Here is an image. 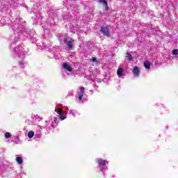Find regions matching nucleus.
I'll return each instance as SVG.
<instances>
[{
  "instance_id": "nucleus-1",
  "label": "nucleus",
  "mask_w": 178,
  "mask_h": 178,
  "mask_svg": "<svg viewBox=\"0 0 178 178\" xmlns=\"http://www.w3.org/2000/svg\"><path fill=\"white\" fill-rule=\"evenodd\" d=\"M10 27L14 31L15 38L10 44V49L13 52L14 56L23 59L27 55L29 49L24 44H20L22 37H26L32 40L33 42H37L35 31L29 29L26 26V21L22 18H17L11 22Z\"/></svg>"
},
{
  "instance_id": "nucleus-2",
  "label": "nucleus",
  "mask_w": 178,
  "mask_h": 178,
  "mask_svg": "<svg viewBox=\"0 0 178 178\" xmlns=\"http://www.w3.org/2000/svg\"><path fill=\"white\" fill-rule=\"evenodd\" d=\"M58 118H54L53 120L51 121H45L44 122V124L41 127L40 125L37 126L35 128V136L38 137V138H41V130H42L43 129H46V131H47V133H49V131H51V130H52V129H55V127H56V126H58Z\"/></svg>"
},
{
  "instance_id": "nucleus-3",
  "label": "nucleus",
  "mask_w": 178,
  "mask_h": 178,
  "mask_svg": "<svg viewBox=\"0 0 178 178\" xmlns=\"http://www.w3.org/2000/svg\"><path fill=\"white\" fill-rule=\"evenodd\" d=\"M96 162L97 163L98 168L102 172L104 176H105V171L108 170V166L106 165V163H108V161L98 159L96 160Z\"/></svg>"
},
{
  "instance_id": "nucleus-4",
  "label": "nucleus",
  "mask_w": 178,
  "mask_h": 178,
  "mask_svg": "<svg viewBox=\"0 0 178 178\" xmlns=\"http://www.w3.org/2000/svg\"><path fill=\"white\" fill-rule=\"evenodd\" d=\"M33 13L35 17H33V24H37V23H41V14L40 12L35 10V8L33 9Z\"/></svg>"
},
{
  "instance_id": "nucleus-5",
  "label": "nucleus",
  "mask_w": 178,
  "mask_h": 178,
  "mask_svg": "<svg viewBox=\"0 0 178 178\" xmlns=\"http://www.w3.org/2000/svg\"><path fill=\"white\" fill-rule=\"evenodd\" d=\"M100 31L102 34L106 35V37H110L111 33H109V26H102Z\"/></svg>"
},
{
  "instance_id": "nucleus-6",
  "label": "nucleus",
  "mask_w": 178,
  "mask_h": 178,
  "mask_svg": "<svg viewBox=\"0 0 178 178\" xmlns=\"http://www.w3.org/2000/svg\"><path fill=\"white\" fill-rule=\"evenodd\" d=\"M54 111L56 112V113H58V117L59 119H60V120H65V119H66V115H63V110H62V108H55Z\"/></svg>"
},
{
  "instance_id": "nucleus-7",
  "label": "nucleus",
  "mask_w": 178,
  "mask_h": 178,
  "mask_svg": "<svg viewBox=\"0 0 178 178\" xmlns=\"http://www.w3.org/2000/svg\"><path fill=\"white\" fill-rule=\"evenodd\" d=\"M84 94H86V92L84 91V87H81L78 94V100L79 103H81Z\"/></svg>"
},
{
  "instance_id": "nucleus-8",
  "label": "nucleus",
  "mask_w": 178,
  "mask_h": 178,
  "mask_svg": "<svg viewBox=\"0 0 178 178\" xmlns=\"http://www.w3.org/2000/svg\"><path fill=\"white\" fill-rule=\"evenodd\" d=\"M132 73L135 77H138V76H140V68H138V67H134Z\"/></svg>"
},
{
  "instance_id": "nucleus-9",
  "label": "nucleus",
  "mask_w": 178,
  "mask_h": 178,
  "mask_svg": "<svg viewBox=\"0 0 178 178\" xmlns=\"http://www.w3.org/2000/svg\"><path fill=\"white\" fill-rule=\"evenodd\" d=\"M63 69H65V70H67V72H72V70H73V69L72 68V66H70V65L64 63L63 64Z\"/></svg>"
},
{
  "instance_id": "nucleus-10",
  "label": "nucleus",
  "mask_w": 178,
  "mask_h": 178,
  "mask_svg": "<svg viewBox=\"0 0 178 178\" xmlns=\"http://www.w3.org/2000/svg\"><path fill=\"white\" fill-rule=\"evenodd\" d=\"M5 169V160L0 159V175H2V170Z\"/></svg>"
},
{
  "instance_id": "nucleus-11",
  "label": "nucleus",
  "mask_w": 178,
  "mask_h": 178,
  "mask_svg": "<svg viewBox=\"0 0 178 178\" xmlns=\"http://www.w3.org/2000/svg\"><path fill=\"white\" fill-rule=\"evenodd\" d=\"M124 72V69L122 67H120L117 71V74L119 78L122 77L123 76V73Z\"/></svg>"
},
{
  "instance_id": "nucleus-12",
  "label": "nucleus",
  "mask_w": 178,
  "mask_h": 178,
  "mask_svg": "<svg viewBox=\"0 0 178 178\" xmlns=\"http://www.w3.org/2000/svg\"><path fill=\"white\" fill-rule=\"evenodd\" d=\"M144 66L145 69H147V70H149L151 69V63H149V60H146L144 62Z\"/></svg>"
},
{
  "instance_id": "nucleus-13",
  "label": "nucleus",
  "mask_w": 178,
  "mask_h": 178,
  "mask_svg": "<svg viewBox=\"0 0 178 178\" xmlns=\"http://www.w3.org/2000/svg\"><path fill=\"white\" fill-rule=\"evenodd\" d=\"M67 48L72 49L73 48V40H71L67 42Z\"/></svg>"
},
{
  "instance_id": "nucleus-14",
  "label": "nucleus",
  "mask_w": 178,
  "mask_h": 178,
  "mask_svg": "<svg viewBox=\"0 0 178 178\" xmlns=\"http://www.w3.org/2000/svg\"><path fill=\"white\" fill-rule=\"evenodd\" d=\"M15 161L18 165H22V163H23V158H22V156H17L15 159Z\"/></svg>"
},
{
  "instance_id": "nucleus-15",
  "label": "nucleus",
  "mask_w": 178,
  "mask_h": 178,
  "mask_svg": "<svg viewBox=\"0 0 178 178\" xmlns=\"http://www.w3.org/2000/svg\"><path fill=\"white\" fill-rule=\"evenodd\" d=\"M126 60H133V56L129 53H127L125 56Z\"/></svg>"
},
{
  "instance_id": "nucleus-16",
  "label": "nucleus",
  "mask_w": 178,
  "mask_h": 178,
  "mask_svg": "<svg viewBox=\"0 0 178 178\" xmlns=\"http://www.w3.org/2000/svg\"><path fill=\"white\" fill-rule=\"evenodd\" d=\"M68 113L69 115H72L74 118H76L77 111L76 110H70Z\"/></svg>"
},
{
  "instance_id": "nucleus-17",
  "label": "nucleus",
  "mask_w": 178,
  "mask_h": 178,
  "mask_svg": "<svg viewBox=\"0 0 178 178\" xmlns=\"http://www.w3.org/2000/svg\"><path fill=\"white\" fill-rule=\"evenodd\" d=\"M33 119L36 122H40V120H42V118L40 117V115H34Z\"/></svg>"
},
{
  "instance_id": "nucleus-18",
  "label": "nucleus",
  "mask_w": 178,
  "mask_h": 178,
  "mask_svg": "<svg viewBox=\"0 0 178 178\" xmlns=\"http://www.w3.org/2000/svg\"><path fill=\"white\" fill-rule=\"evenodd\" d=\"M91 62H93V63H95V65H98V63H99V62L98 61V60H97V58L93 57L90 59Z\"/></svg>"
},
{
  "instance_id": "nucleus-19",
  "label": "nucleus",
  "mask_w": 178,
  "mask_h": 178,
  "mask_svg": "<svg viewBox=\"0 0 178 178\" xmlns=\"http://www.w3.org/2000/svg\"><path fill=\"white\" fill-rule=\"evenodd\" d=\"M28 137H29V138H33L34 137V131H30L28 133Z\"/></svg>"
},
{
  "instance_id": "nucleus-20",
  "label": "nucleus",
  "mask_w": 178,
  "mask_h": 178,
  "mask_svg": "<svg viewBox=\"0 0 178 178\" xmlns=\"http://www.w3.org/2000/svg\"><path fill=\"white\" fill-rule=\"evenodd\" d=\"M99 3H102L104 6H106V5L108 4V2H106V1L105 0H99Z\"/></svg>"
},
{
  "instance_id": "nucleus-21",
  "label": "nucleus",
  "mask_w": 178,
  "mask_h": 178,
  "mask_svg": "<svg viewBox=\"0 0 178 178\" xmlns=\"http://www.w3.org/2000/svg\"><path fill=\"white\" fill-rule=\"evenodd\" d=\"M6 138H10V137H12V135H10V133L8 132H6L5 134H4Z\"/></svg>"
},
{
  "instance_id": "nucleus-22",
  "label": "nucleus",
  "mask_w": 178,
  "mask_h": 178,
  "mask_svg": "<svg viewBox=\"0 0 178 178\" xmlns=\"http://www.w3.org/2000/svg\"><path fill=\"white\" fill-rule=\"evenodd\" d=\"M19 65L21 67L24 68V62L23 61H19Z\"/></svg>"
},
{
  "instance_id": "nucleus-23",
  "label": "nucleus",
  "mask_w": 178,
  "mask_h": 178,
  "mask_svg": "<svg viewBox=\"0 0 178 178\" xmlns=\"http://www.w3.org/2000/svg\"><path fill=\"white\" fill-rule=\"evenodd\" d=\"M72 96H73V91H69L67 95V97H72Z\"/></svg>"
},
{
  "instance_id": "nucleus-24",
  "label": "nucleus",
  "mask_w": 178,
  "mask_h": 178,
  "mask_svg": "<svg viewBox=\"0 0 178 178\" xmlns=\"http://www.w3.org/2000/svg\"><path fill=\"white\" fill-rule=\"evenodd\" d=\"M172 54L173 55H178V49H174Z\"/></svg>"
},
{
  "instance_id": "nucleus-25",
  "label": "nucleus",
  "mask_w": 178,
  "mask_h": 178,
  "mask_svg": "<svg viewBox=\"0 0 178 178\" xmlns=\"http://www.w3.org/2000/svg\"><path fill=\"white\" fill-rule=\"evenodd\" d=\"M66 42H67V40H66V38H64L63 41V44H66Z\"/></svg>"
},
{
  "instance_id": "nucleus-26",
  "label": "nucleus",
  "mask_w": 178,
  "mask_h": 178,
  "mask_svg": "<svg viewBox=\"0 0 178 178\" xmlns=\"http://www.w3.org/2000/svg\"><path fill=\"white\" fill-rule=\"evenodd\" d=\"M69 111H70L69 110V107H66L65 113H69Z\"/></svg>"
},
{
  "instance_id": "nucleus-27",
  "label": "nucleus",
  "mask_w": 178,
  "mask_h": 178,
  "mask_svg": "<svg viewBox=\"0 0 178 178\" xmlns=\"http://www.w3.org/2000/svg\"><path fill=\"white\" fill-rule=\"evenodd\" d=\"M105 6V10H108V9H109L108 4H106V6Z\"/></svg>"
},
{
  "instance_id": "nucleus-28",
  "label": "nucleus",
  "mask_w": 178,
  "mask_h": 178,
  "mask_svg": "<svg viewBox=\"0 0 178 178\" xmlns=\"http://www.w3.org/2000/svg\"><path fill=\"white\" fill-rule=\"evenodd\" d=\"M50 26H54V24L52 22L50 23Z\"/></svg>"
},
{
  "instance_id": "nucleus-29",
  "label": "nucleus",
  "mask_w": 178,
  "mask_h": 178,
  "mask_svg": "<svg viewBox=\"0 0 178 178\" xmlns=\"http://www.w3.org/2000/svg\"><path fill=\"white\" fill-rule=\"evenodd\" d=\"M49 29L48 27H46V29Z\"/></svg>"
}]
</instances>
